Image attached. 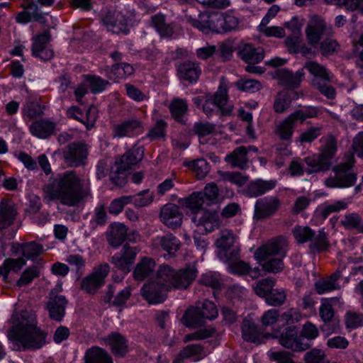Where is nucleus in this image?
<instances>
[{
    "label": "nucleus",
    "mask_w": 363,
    "mask_h": 363,
    "mask_svg": "<svg viewBox=\"0 0 363 363\" xmlns=\"http://www.w3.org/2000/svg\"><path fill=\"white\" fill-rule=\"evenodd\" d=\"M44 199L63 206H78L90 194L89 186L74 170H67L50 179L44 186Z\"/></svg>",
    "instance_id": "nucleus-1"
},
{
    "label": "nucleus",
    "mask_w": 363,
    "mask_h": 363,
    "mask_svg": "<svg viewBox=\"0 0 363 363\" xmlns=\"http://www.w3.org/2000/svg\"><path fill=\"white\" fill-rule=\"evenodd\" d=\"M47 333L37 327L35 316L28 311H22L9 337L13 338L24 351H35L47 344Z\"/></svg>",
    "instance_id": "nucleus-2"
},
{
    "label": "nucleus",
    "mask_w": 363,
    "mask_h": 363,
    "mask_svg": "<svg viewBox=\"0 0 363 363\" xmlns=\"http://www.w3.org/2000/svg\"><path fill=\"white\" fill-rule=\"evenodd\" d=\"M288 242L283 236H277L259 247L255 252V258L262 269L268 273H279L284 267L282 258L286 257Z\"/></svg>",
    "instance_id": "nucleus-3"
},
{
    "label": "nucleus",
    "mask_w": 363,
    "mask_h": 363,
    "mask_svg": "<svg viewBox=\"0 0 363 363\" xmlns=\"http://www.w3.org/2000/svg\"><path fill=\"white\" fill-rule=\"evenodd\" d=\"M197 272L194 264H189L179 271L167 264H162L157 271L155 281L169 291L172 289H185L196 278Z\"/></svg>",
    "instance_id": "nucleus-4"
},
{
    "label": "nucleus",
    "mask_w": 363,
    "mask_h": 363,
    "mask_svg": "<svg viewBox=\"0 0 363 363\" xmlns=\"http://www.w3.org/2000/svg\"><path fill=\"white\" fill-rule=\"evenodd\" d=\"M303 68L313 75L311 84L314 88L329 99L335 97V89L328 84L331 79L328 71L324 66L315 61H307Z\"/></svg>",
    "instance_id": "nucleus-5"
},
{
    "label": "nucleus",
    "mask_w": 363,
    "mask_h": 363,
    "mask_svg": "<svg viewBox=\"0 0 363 363\" xmlns=\"http://www.w3.org/2000/svg\"><path fill=\"white\" fill-rule=\"evenodd\" d=\"M354 163L353 155L346 162H341L333 167L334 177H328L325 184L330 188H347L353 186L357 181V174L352 171Z\"/></svg>",
    "instance_id": "nucleus-6"
},
{
    "label": "nucleus",
    "mask_w": 363,
    "mask_h": 363,
    "mask_svg": "<svg viewBox=\"0 0 363 363\" xmlns=\"http://www.w3.org/2000/svg\"><path fill=\"white\" fill-rule=\"evenodd\" d=\"M218 195V189L216 184H208L203 191L194 192L189 197L185 198L183 204L191 212H196L216 202Z\"/></svg>",
    "instance_id": "nucleus-7"
},
{
    "label": "nucleus",
    "mask_w": 363,
    "mask_h": 363,
    "mask_svg": "<svg viewBox=\"0 0 363 363\" xmlns=\"http://www.w3.org/2000/svg\"><path fill=\"white\" fill-rule=\"evenodd\" d=\"M228 101L225 89H219L213 95H206L205 102L203 104V111L208 118L221 112L223 114H229L231 107H225Z\"/></svg>",
    "instance_id": "nucleus-8"
},
{
    "label": "nucleus",
    "mask_w": 363,
    "mask_h": 363,
    "mask_svg": "<svg viewBox=\"0 0 363 363\" xmlns=\"http://www.w3.org/2000/svg\"><path fill=\"white\" fill-rule=\"evenodd\" d=\"M238 237L231 230L223 229L219 232L218 238L215 245L220 250L218 257L223 260L222 256L225 255L227 257L235 258L238 252H240V247L238 242Z\"/></svg>",
    "instance_id": "nucleus-9"
},
{
    "label": "nucleus",
    "mask_w": 363,
    "mask_h": 363,
    "mask_svg": "<svg viewBox=\"0 0 363 363\" xmlns=\"http://www.w3.org/2000/svg\"><path fill=\"white\" fill-rule=\"evenodd\" d=\"M65 162L69 167H79L86 164L89 146L82 142H74L62 150Z\"/></svg>",
    "instance_id": "nucleus-10"
},
{
    "label": "nucleus",
    "mask_w": 363,
    "mask_h": 363,
    "mask_svg": "<svg viewBox=\"0 0 363 363\" xmlns=\"http://www.w3.org/2000/svg\"><path fill=\"white\" fill-rule=\"evenodd\" d=\"M193 216L191 217L192 222L199 228L201 231L206 233L213 231L218 228L220 225V220L218 215L215 211L198 210L196 212H191Z\"/></svg>",
    "instance_id": "nucleus-11"
},
{
    "label": "nucleus",
    "mask_w": 363,
    "mask_h": 363,
    "mask_svg": "<svg viewBox=\"0 0 363 363\" xmlns=\"http://www.w3.org/2000/svg\"><path fill=\"white\" fill-rule=\"evenodd\" d=\"M109 272V265L104 264L95 268L94 272L84 277L81 282V289L88 294H95L104 284V279Z\"/></svg>",
    "instance_id": "nucleus-12"
},
{
    "label": "nucleus",
    "mask_w": 363,
    "mask_h": 363,
    "mask_svg": "<svg viewBox=\"0 0 363 363\" xmlns=\"http://www.w3.org/2000/svg\"><path fill=\"white\" fill-rule=\"evenodd\" d=\"M280 206L281 201L277 196L259 199L255 205L254 218L257 220L269 218L277 213Z\"/></svg>",
    "instance_id": "nucleus-13"
},
{
    "label": "nucleus",
    "mask_w": 363,
    "mask_h": 363,
    "mask_svg": "<svg viewBox=\"0 0 363 363\" xmlns=\"http://www.w3.org/2000/svg\"><path fill=\"white\" fill-rule=\"evenodd\" d=\"M279 342L284 347L294 352L305 351L311 346L308 342H304L301 334L298 335L296 326L286 328L280 336Z\"/></svg>",
    "instance_id": "nucleus-14"
},
{
    "label": "nucleus",
    "mask_w": 363,
    "mask_h": 363,
    "mask_svg": "<svg viewBox=\"0 0 363 363\" xmlns=\"http://www.w3.org/2000/svg\"><path fill=\"white\" fill-rule=\"evenodd\" d=\"M331 32V28L328 26L323 20L314 18L306 29L308 43L311 46H315L324 35H329Z\"/></svg>",
    "instance_id": "nucleus-15"
},
{
    "label": "nucleus",
    "mask_w": 363,
    "mask_h": 363,
    "mask_svg": "<svg viewBox=\"0 0 363 363\" xmlns=\"http://www.w3.org/2000/svg\"><path fill=\"white\" fill-rule=\"evenodd\" d=\"M101 22L113 33H127V23L124 16L116 10H107L101 15Z\"/></svg>",
    "instance_id": "nucleus-16"
},
{
    "label": "nucleus",
    "mask_w": 363,
    "mask_h": 363,
    "mask_svg": "<svg viewBox=\"0 0 363 363\" xmlns=\"http://www.w3.org/2000/svg\"><path fill=\"white\" fill-rule=\"evenodd\" d=\"M241 333L244 340L255 344H261L265 339L271 337L269 333H263L255 321L248 317L242 320Z\"/></svg>",
    "instance_id": "nucleus-17"
},
{
    "label": "nucleus",
    "mask_w": 363,
    "mask_h": 363,
    "mask_svg": "<svg viewBox=\"0 0 363 363\" xmlns=\"http://www.w3.org/2000/svg\"><path fill=\"white\" fill-rule=\"evenodd\" d=\"M50 39V32L44 31L42 34L37 35L33 39L32 45V54L35 57L47 61L52 58L54 52L50 48L49 41Z\"/></svg>",
    "instance_id": "nucleus-18"
},
{
    "label": "nucleus",
    "mask_w": 363,
    "mask_h": 363,
    "mask_svg": "<svg viewBox=\"0 0 363 363\" xmlns=\"http://www.w3.org/2000/svg\"><path fill=\"white\" fill-rule=\"evenodd\" d=\"M177 74L179 80L192 84L197 82L201 74V69L199 63L186 60L177 66Z\"/></svg>",
    "instance_id": "nucleus-19"
},
{
    "label": "nucleus",
    "mask_w": 363,
    "mask_h": 363,
    "mask_svg": "<svg viewBox=\"0 0 363 363\" xmlns=\"http://www.w3.org/2000/svg\"><path fill=\"white\" fill-rule=\"evenodd\" d=\"M168 289L159 284L156 281H150L141 289L143 297L150 304L162 303L167 296Z\"/></svg>",
    "instance_id": "nucleus-20"
},
{
    "label": "nucleus",
    "mask_w": 363,
    "mask_h": 363,
    "mask_svg": "<svg viewBox=\"0 0 363 363\" xmlns=\"http://www.w3.org/2000/svg\"><path fill=\"white\" fill-rule=\"evenodd\" d=\"M160 220L169 228H177L182 223L183 214L178 206L173 203L164 205L160 210Z\"/></svg>",
    "instance_id": "nucleus-21"
},
{
    "label": "nucleus",
    "mask_w": 363,
    "mask_h": 363,
    "mask_svg": "<svg viewBox=\"0 0 363 363\" xmlns=\"http://www.w3.org/2000/svg\"><path fill=\"white\" fill-rule=\"evenodd\" d=\"M103 340L106 345L110 347L115 357H123L129 352L128 340L118 333H111L104 337Z\"/></svg>",
    "instance_id": "nucleus-22"
},
{
    "label": "nucleus",
    "mask_w": 363,
    "mask_h": 363,
    "mask_svg": "<svg viewBox=\"0 0 363 363\" xmlns=\"http://www.w3.org/2000/svg\"><path fill=\"white\" fill-rule=\"evenodd\" d=\"M67 115L68 117L81 122L87 130H90L94 127L97 118V109L95 106H91L84 113L77 106H72L67 110Z\"/></svg>",
    "instance_id": "nucleus-23"
},
{
    "label": "nucleus",
    "mask_w": 363,
    "mask_h": 363,
    "mask_svg": "<svg viewBox=\"0 0 363 363\" xmlns=\"http://www.w3.org/2000/svg\"><path fill=\"white\" fill-rule=\"evenodd\" d=\"M277 77L283 86L295 89L300 86L302 80L305 77V71L303 68H301L294 73L289 69H281L277 71Z\"/></svg>",
    "instance_id": "nucleus-24"
},
{
    "label": "nucleus",
    "mask_w": 363,
    "mask_h": 363,
    "mask_svg": "<svg viewBox=\"0 0 363 363\" xmlns=\"http://www.w3.org/2000/svg\"><path fill=\"white\" fill-rule=\"evenodd\" d=\"M276 180H263L261 179L252 181L245 189L248 197H258L274 189L277 186Z\"/></svg>",
    "instance_id": "nucleus-25"
},
{
    "label": "nucleus",
    "mask_w": 363,
    "mask_h": 363,
    "mask_svg": "<svg viewBox=\"0 0 363 363\" xmlns=\"http://www.w3.org/2000/svg\"><path fill=\"white\" fill-rule=\"evenodd\" d=\"M304 161L309 169H306L308 174L326 172L332 166V161L322 156V154H313L304 158Z\"/></svg>",
    "instance_id": "nucleus-26"
},
{
    "label": "nucleus",
    "mask_w": 363,
    "mask_h": 363,
    "mask_svg": "<svg viewBox=\"0 0 363 363\" xmlns=\"http://www.w3.org/2000/svg\"><path fill=\"white\" fill-rule=\"evenodd\" d=\"M240 57L247 64H257L264 57V49L261 47H254L251 44H245L239 48Z\"/></svg>",
    "instance_id": "nucleus-27"
},
{
    "label": "nucleus",
    "mask_w": 363,
    "mask_h": 363,
    "mask_svg": "<svg viewBox=\"0 0 363 363\" xmlns=\"http://www.w3.org/2000/svg\"><path fill=\"white\" fill-rule=\"evenodd\" d=\"M67 301L63 296H54L47 303L50 318L56 321H61L65 313Z\"/></svg>",
    "instance_id": "nucleus-28"
},
{
    "label": "nucleus",
    "mask_w": 363,
    "mask_h": 363,
    "mask_svg": "<svg viewBox=\"0 0 363 363\" xmlns=\"http://www.w3.org/2000/svg\"><path fill=\"white\" fill-rule=\"evenodd\" d=\"M17 211L13 202L2 200L0 202V230L11 225L16 217Z\"/></svg>",
    "instance_id": "nucleus-29"
},
{
    "label": "nucleus",
    "mask_w": 363,
    "mask_h": 363,
    "mask_svg": "<svg viewBox=\"0 0 363 363\" xmlns=\"http://www.w3.org/2000/svg\"><path fill=\"white\" fill-rule=\"evenodd\" d=\"M152 25L162 38H171L175 29L174 23H168L166 16L162 13H157L151 17Z\"/></svg>",
    "instance_id": "nucleus-30"
},
{
    "label": "nucleus",
    "mask_w": 363,
    "mask_h": 363,
    "mask_svg": "<svg viewBox=\"0 0 363 363\" xmlns=\"http://www.w3.org/2000/svg\"><path fill=\"white\" fill-rule=\"evenodd\" d=\"M247 149L245 146H240L234 149L233 152L228 154L225 157V161L231 165L233 168H240L241 169L247 167L248 159L247 157Z\"/></svg>",
    "instance_id": "nucleus-31"
},
{
    "label": "nucleus",
    "mask_w": 363,
    "mask_h": 363,
    "mask_svg": "<svg viewBox=\"0 0 363 363\" xmlns=\"http://www.w3.org/2000/svg\"><path fill=\"white\" fill-rule=\"evenodd\" d=\"M296 123V120L291 113L284 120L276 125L274 132L281 140L289 141L293 135Z\"/></svg>",
    "instance_id": "nucleus-32"
},
{
    "label": "nucleus",
    "mask_w": 363,
    "mask_h": 363,
    "mask_svg": "<svg viewBox=\"0 0 363 363\" xmlns=\"http://www.w3.org/2000/svg\"><path fill=\"white\" fill-rule=\"evenodd\" d=\"M206 355L203 347L199 344H191L184 347L175 357L173 363H182L184 359L194 358L198 361Z\"/></svg>",
    "instance_id": "nucleus-33"
},
{
    "label": "nucleus",
    "mask_w": 363,
    "mask_h": 363,
    "mask_svg": "<svg viewBox=\"0 0 363 363\" xmlns=\"http://www.w3.org/2000/svg\"><path fill=\"white\" fill-rule=\"evenodd\" d=\"M110 233L108 242L114 248L118 247L127 238L128 228L122 223H113L109 225Z\"/></svg>",
    "instance_id": "nucleus-34"
},
{
    "label": "nucleus",
    "mask_w": 363,
    "mask_h": 363,
    "mask_svg": "<svg viewBox=\"0 0 363 363\" xmlns=\"http://www.w3.org/2000/svg\"><path fill=\"white\" fill-rule=\"evenodd\" d=\"M144 149L142 147H133L125 152L118 161L120 166L128 170L137 164L143 157Z\"/></svg>",
    "instance_id": "nucleus-35"
},
{
    "label": "nucleus",
    "mask_w": 363,
    "mask_h": 363,
    "mask_svg": "<svg viewBox=\"0 0 363 363\" xmlns=\"http://www.w3.org/2000/svg\"><path fill=\"white\" fill-rule=\"evenodd\" d=\"M85 363H113L111 356L99 347H92L87 350L84 355Z\"/></svg>",
    "instance_id": "nucleus-36"
},
{
    "label": "nucleus",
    "mask_w": 363,
    "mask_h": 363,
    "mask_svg": "<svg viewBox=\"0 0 363 363\" xmlns=\"http://www.w3.org/2000/svg\"><path fill=\"white\" fill-rule=\"evenodd\" d=\"M114 292V286L111 284L108 285L107 291L103 299L105 303H111L113 306L116 307H119L125 304L131 294L130 289L129 287H126L120 291L114 297V299L111 301V298L113 297Z\"/></svg>",
    "instance_id": "nucleus-37"
},
{
    "label": "nucleus",
    "mask_w": 363,
    "mask_h": 363,
    "mask_svg": "<svg viewBox=\"0 0 363 363\" xmlns=\"http://www.w3.org/2000/svg\"><path fill=\"white\" fill-rule=\"evenodd\" d=\"M321 144L320 153L324 157L332 161L337 151V140L333 135L329 134L322 137L320 140Z\"/></svg>",
    "instance_id": "nucleus-38"
},
{
    "label": "nucleus",
    "mask_w": 363,
    "mask_h": 363,
    "mask_svg": "<svg viewBox=\"0 0 363 363\" xmlns=\"http://www.w3.org/2000/svg\"><path fill=\"white\" fill-rule=\"evenodd\" d=\"M26 262L24 258L20 257L17 259L6 258L1 266H0V277H3L5 282L9 281V274L11 272H18L26 265Z\"/></svg>",
    "instance_id": "nucleus-39"
},
{
    "label": "nucleus",
    "mask_w": 363,
    "mask_h": 363,
    "mask_svg": "<svg viewBox=\"0 0 363 363\" xmlns=\"http://www.w3.org/2000/svg\"><path fill=\"white\" fill-rule=\"evenodd\" d=\"M155 242L156 245L160 246L163 250L167 251L169 255H174L181 245L179 240L172 233L158 236Z\"/></svg>",
    "instance_id": "nucleus-40"
},
{
    "label": "nucleus",
    "mask_w": 363,
    "mask_h": 363,
    "mask_svg": "<svg viewBox=\"0 0 363 363\" xmlns=\"http://www.w3.org/2000/svg\"><path fill=\"white\" fill-rule=\"evenodd\" d=\"M181 322L187 328H195L202 325L205 323V320L201 316L198 307H191L186 311Z\"/></svg>",
    "instance_id": "nucleus-41"
},
{
    "label": "nucleus",
    "mask_w": 363,
    "mask_h": 363,
    "mask_svg": "<svg viewBox=\"0 0 363 363\" xmlns=\"http://www.w3.org/2000/svg\"><path fill=\"white\" fill-rule=\"evenodd\" d=\"M54 129L55 124L45 120L35 121L30 126V133L39 138H48L53 133Z\"/></svg>",
    "instance_id": "nucleus-42"
},
{
    "label": "nucleus",
    "mask_w": 363,
    "mask_h": 363,
    "mask_svg": "<svg viewBox=\"0 0 363 363\" xmlns=\"http://www.w3.org/2000/svg\"><path fill=\"white\" fill-rule=\"evenodd\" d=\"M155 262L153 259L144 257L138 262L133 272V275L137 280H143L153 272Z\"/></svg>",
    "instance_id": "nucleus-43"
},
{
    "label": "nucleus",
    "mask_w": 363,
    "mask_h": 363,
    "mask_svg": "<svg viewBox=\"0 0 363 363\" xmlns=\"http://www.w3.org/2000/svg\"><path fill=\"white\" fill-rule=\"evenodd\" d=\"M141 126V121L138 119L125 121L114 127L113 136L118 138L129 136L133 132L140 129Z\"/></svg>",
    "instance_id": "nucleus-44"
},
{
    "label": "nucleus",
    "mask_w": 363,
    "mask_h": 363,
    "mask_svg": "<svg viewBox=\"0 0 363 363\" xmlns=\"http://www.w3.org/2000/svg\"><path fill=\"white\" fill-rule=\"evenodd\" d=\"M240 252H238L237 257L233 259L230 256L227 257L223 255L222 256L223 260L221 261L228 264V268L230 272L237 274H245L250 272V267L246 262L240 260Z\"/></svg>",
    "instance_id": "nucleus-45"
},
{
    "label": "nucleus",
    "mask_w": 363,
    "mask_h": 363,
    "mask_svg": "<svg viewBox=\"0 0 363 363\" xmlns=\"http://www.w3.org/2000/svg\"><path fill=\"white\" fill-rule=\"evenodd\" d=\"M169 108L173 118L180 123L185 124L184 115L188 111V104L185 99H174L171 102Z\"/></svg>",
    "instance_id": "nucleus-46"
},
{
    "label": "nucleus",
    "mask_w": 363,
    "mask_h": 363,
    "mask_svg": "<svg viewBox=\"0 0 363 363\" xmlns=\"http://www.w3.org/2000/svg\"><path fill=\"white\" fill-rule=\"evenodd\" d=\"M329 245L328 235L323 230L318 231L317 233L313 232V238L309 243V249L311 252L319 253L325 251Z\"/></svg>",
    "instance_id": "nucleus-47"
},
{
    "label": "nucleus",
    "mask_w": 363,
    "mask_h": 363,
    "mask_svg": "<svg viewBox=\"0 0 363 363\" xmlns=\"http://www.w3.org/2000/svg\"><path fill=\"white\" fill-rule=\"evenodd\" d=\"M211 13H200L196 18L187 16V21L194 28L203 33H208L210 26Z\"/></svg>",
    "instance_id": "nucleus-48"
},
{
    "label": "nucleus",
    "mask_w": 363,
    "mask_h": 363,
    "mask_svg": "<svg viewBox=\"0 0 363 363\" xmlns=\"http://www.w3.org/2000/svg\"><path fill=\"white\" fill-rule=\"evenodd\" d=\"M124 166H120L118 161L115 162V165L110 172L111 181L117 186H123L127 182V169Z\"/></svg>",
    "instance_id": "nucleus-49"
},
{
    "label": "nucleus",
    "mask_w": 363,
    "mask_h": 363,
    "mask_svg": "<svg viewBox=\"0 0 363 363\" xmlns=\"http://www.w3.org/2000/svg\"><path fill=\"white\" fill-rule=\"evenodd\" d=\"M218 174L223 181L229 182L239 187L244 186L248 180L247 176H244L238 172L218 171Z\"/></svg>",
    "instance_id": "nucleus-50"
},
{
    "label": "nucleus",
    "mask_w": 363,
    "mask_h": 363,
    "mask_svg": "<svg viewBox=\"0 0 363 363\" xmlns=\"http://www.w3.org/2000/svg\"><path fill=\"white\" fill-rule=\"evenodd\" d=\"M313 232L308 226L301 225L296 226L292 230L295 240L299 244L310 242L311 238H313Z\"/></svg>",
    "instance_id": "nucleus-51"
},
{
    "label": "nucleus",
    "mask_w": 363,
    "mask_h": 363,
    "mask_svg": "<svg viewBox=\"0 0 363 363\" xmlns=\"http://www.w3.org/2000/svg\"><path fill=\"white\" fill-rule=\"evenodd\" d=\"M275 280L272 277H267L258 281L254 288L257 295L260 297L266 298L273 289Z\"/></svg>",
    "instance_id": "nucleus-52"
},
{
    "label": "nucleus",
    "mask_w": 363,
    "mask_h": 363,
    "mask_svg": "<svg viewBox=\"0 0 363 363\" xmlns=\"http://www.w3.org/2000/svg\"><path fill=\"white\" fill-rule=\"evenodd\" d=\"M43 247L35 241L23 243V255L27 259H33L43 252Z\"/></svg>",
    "instance_id": "nucleus-53"
},
{
    "label": "nucleus",
    "mask_w": 363,
    "mask_h": 363,
    "mask_svg": "<svg viewBox=\"0 0 363 363\" xmlns=\"http://www.w3.org/2000/svg\"><path fill=\"white\" fill-rule=\"evenodd\" d=\"M320 111L318 108L314 106H306L302 109L297 110L293 112L292 116L296 120L303 123L306 119L318 117Z\"/></svg>",
    "instance_id": "nucleus-54"
},
{
    "label": "nucleus",
    "mask_w": 363,
    "mask_h": 363,
    "mask_svg": "<svg viewBox=\"0 0 363 363\" xmlns=\"http://www.w3.org/2000/svg\"><path fill=\"white\" fill-rule=\"evenodd\" d=\"M197 307L205 320H213L218 316L216 306L211 301L205 300L200 306Z\"/></svg>",
    "instance_id": "nucleus-55"
},
{
    "label": "nucleus",
    "mask_w": 363,
    "mask_h": 363,
    "mask_svg": "<svg viewBox=\"0 0 363 363\" xmlns=\"http://www.w3.org/2000/svg\"><path fill=\"white\" fill-rule=\"evenodd\" d=\"M199 179L204 178L210 171V165L204 159H198L189 164Z\"/></svg>",
    "instance_id": "nucleus-56"
},
{
    "label": "nucleus",
    "mask_w": 363,
    "mask_h": 363,
    "mask_svg": "<svg viewBox=\"0 0 363 363\" xmlns=\"http://www.w3.org/2000/svg\"><path fill=\"white\" fill-rule=\"evenodd\" d=\"M86 81L92 93L97 94L103 91L109 84L108 80H105L96 75L86 76Z\"/></svg>",
    "instance_id": "nucleus-57"
},
{
    "label": "nucleus",
    "mask_w": 363,
    "mask_h": 363,
    "mask_svg": "<svg viewBox=\"0 0 363 363\" xmlns=\"http://www.w3.org/2000/svg\"><path fill=\"white\" fill-rule=\"evenodd\" d=\"M23 113L29 118H38L43 114L40 105L37 101L28 100L23 107Z\"/></svg>",
    "instance_id": "nucleus-58"
},
{
    "label": "nucleus",
    "mask_w": 363,
    "mask_h": 363,
    "mask_svg": "<svg viewBox=\"0 0 363 363\" xmlns=\"http://www.w3.org/2000/svg\"><path fill=\"white\" fill-rule=\"evenodd\" d=\"M216 130L214 124L209 122H196L193 126L192 131L199 138L211 135Z\"/></svg>",
    "instance_id": "nucleus-59"
},
{
    "label": "nucleus",
    "mask_w": 363,
    "mask_h": 363,
    "mask_svg": "<svg viewBox=\"0 0 363 363\" xmlns=\"http://www.w3.org/2000/svg\"><path fill=\"white\" fill-rule=\"evenodd\" d=\"M199 282L202 285L211 287L213 289H219L221 286V280L219 275L212 272L203 274L201 277Z\"/></svg>",
    "instance_id": "nucleus-60"
},
{
    "label": "nucleus",
    "mask_w": 363,
    "mask_h": 363,
    "mask_svg": "<svg viewBox=\"0 0 363 363\" xmlns=\"http://www.w3.org/2000/svg\"><path fill=\"white\" fill-rule=\"evenodd\" d=\"M39 276V270L36 266H32L27 268L21 274L20 279L17 281V286H26L31 283L33 280Z\"/></svg>",
    "instance_id": "nucleus-61"
},
{
    "label": "nucleus",
    "mask_w": 363,
    "mask_h": 363,
    "mask_svg": "<svg viewBox=\"0 0 363 363\" xmlns=\"http://www.w3.org/2000/svg\"><path fill=\"white\" fill-rule=\"evenodd\" d=\"M107 213L104 205L97 206L94 210V216L90 223L92 229H95L97 225H104L107 221Z\"/></svg>",
    "instance_id": "nucleus-62"
},
{
    "label": "nucleus",
    "mask_w": 363,
    "mask_h": 363,
    "mask_svg": "<svg viewBox=\"0 0 363 363\" xmlns=\"http://www.w3.org/2000/svg\"><path fill=\"white\" fill-rule=\"evenodd\" d=\"M361 222V216L357 213H352L346 214L340 223L347 230H354L360 226Z\"/></svg>",
    "instance_id": "nucleus-63"
},
{
    "label": "nucleus",
    "mask_w": 363,
    "mask_h": 363,
    "mask_svg": "<svg viewBox=\"0 0 363 363\" xmlns=\"http://www.w3.org/2000/svg\"><path fill=\"white\" fill-rule=\"evenodd\" d=\"M306 363H327V359L323 351L313 349L305 354Z\"/></svg>",
    "instance_id": "nucleus-64"
}]
</instances>
